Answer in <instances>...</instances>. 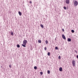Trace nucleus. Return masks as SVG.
I'll return each instance as SVG.
<instances>
[{"mask_svg":"<svg viewBox=\"0 0 78 78\" xmlns=\"http://www.w3.org/2000/svg\"><path fill=\"white\" fill-rule=\"evenodd\" d=\"M55 50H58V47H55Z\"/></svg>","mask_w":78,"mask_h":78,"instance_id":"nucleus-17","label":"nucleus"},{"mask_svg":"<svg viewBox=\"0 0 78 78\" xmlns=\"http://www.w3.org/2000/svg\"><path fill=\"white\" fill-rule=\"evenodd\" d=\"M18 13L20 16H22V13L20 12H19Z\"/></svg>","mask_w":78,"mask_h":78,"instance_id":"nucleus-9","label":"nucleus"},{"mask_svg":"<svg viewBox=\"0 0 78 78\" xmlns=\"http://www.w3.org/2000/svg\"><path fill=\"white\" fill-rule=\"evenodd\" d=\"M67 41L68 42H70V41H71V39L70 38H68V39Z\"/></svg>","mask_w":78,"mask_h":78,"instance_id":"nucleus-7","label":"nucleus"},{"mask_svg":"<svg viewBox=\"0 0 78 78\" xmlns=\"http://www.w3.org/2000/svg\"><path fill=\"white\" fill-rule=\"evenodd\" d=\"M64 9H66V6L64 7Z\"/></svg>","mask_w":78,"mask_h":78,"instance_id":"nucleus-23","label":"nucleus"},{"mask_svg":"<svg viewBox=\"0 0 78 78\" xmlns=\"http://www.w3.org/2000/svg\"><path fill=\"white\" fill-rule=\"evenodd\" d=\"M40 73L41 75H42V74H43V72H41Z\"/></svg>","mask_w":78,"mask_h":78,"instance_id":"nucleus-21","label":"nucleus"},{"mask_svg":"<svg viewBox=\"0 0 78 78\" xmlns=\"http://www.w3.org/2000/svg\"><path fill=\"white\" fill-rule=\"evenodd\" d=\"M77 58L78 59V55L76 56Z\"/></svg>","mask_w":78,"mask_h":78,"instance_id":"nucleus-28","label":"nucleus"},{"mask_svg":"<svg viewBox=\"0 0 78 78\" xmlns=\"http://www.w3.org/2000/svg\"><path fill=\"white\" fill-rule=\"evenodd\" d=\"M59 70L60 72H62V68L61 67L59 68Z\"/></svg>","mask_w":78,"mask_h":78,"instance_id":"nucleus-5","label":"nucleus"},{"mask_svg":"<svg viewBox=\"0 0 78 78\" xmlns=\"http://www.w3.org/2000/svg\"><path fill=\"white\" fill-rule=\"evenodd\" d=\"M30 3H32V2L31 1H30Z\"/></svg>","mask_w":78,"mask_h":78,"instance_id":"nucleus-27","label":"nucleus"},{"mask_svg":"<svg viewBox=\"0 0 78 78\" xmlns=\"http://www.w3.org/2000/svg\"><path fill=\"white\" fill-rule=\"evenodd\" d=\"M44 49L45 50H47V47H45V48H44Z\"/></svg>","mask_w":78,"mask_h":78,"instance_id":"nucleus-22","label":"nucleus"},{"mask_svg":"<svg viewBox=\"0 0 78 78\" xmlns=\"http://www.w3.org/2000/svg\"><path fill=\"white\" fill-rule=\"evenodd\" d=\"M27 42H28L27 41V40H25L23 41V44H26V45L27 43Z\"/></svg>","mask_w":78,"mask_h":78,"instance_id":"nucleus-2","label":"nucleus"},{"mask_svg":"<svg viewBox=\"0 0 78 78\" xmlns=\"http://www.w3.org/2000/svg\"><path fill=\"white\" fill-rule=\"evenodd\" d=\"M34 68V69H35V70H36V69H37V67L36 66H35Z\"/></svg>","mask_w":78,"mask_h":78,"instance_id":"nucleus-15","label":"nucleus"},{"mask_svg":"<svg viewBox=\"0 0 78 78\" xmlns=\"http://www.w3.org/2000/svg\"><path fill=\"white\" fill-rule=\"evenodd\" d=\"M58 59H61V56H58Z\"/></svg>","mask_w":78,"mask_h":78,"instance_id":"nucleus-20","label":"nucleus"},{"mask_svg":"<svg viewBox=\"0 0 78 78\" xmlns=\"http://www.w3.org/2000/svg\"><path fill=\"white\" fill-rule=\"evenodd\" d=\"M22 46L24 47H26V44H22Z\"/></svg>","mask_w":78,"mask_h":78,"instance_id":"nucleus-8","label":"nucleus"},{"mask_svg":"<svg viewBox=\"0 0 78 78\" xmlns=\"http://www.w3.org/2000/svg\"><path fill=\"white\" fill-rule=\"evenodd\" d=\"M66 3L67 4H69V0H66Z\"/></svg>","mask_w":78,"mask_h":78,"instance_id":"nucleus-6","label":"nucleus"},{"mask_svg":"<svg viewBox=\"0 0 78 78\" xmlns=\"http://www.w3.org/2000/svg\"><path fill=\"white\" fill-rule=\"evenodd\" d=\"M71 32L72 33H73L75 32V31H74V30H71Z\"/></svg>","mask_w":78,"mask_h":78,"instance_id":"nucleus-16","label":"nucleus"},{"mask_svg":"<svg viewBox=\"0 0 78 78\" xmlns=\"http://www.w3.org/2000/svg\"><path fill=\"white\" fill-rule=\"evenodd\" d=\"M62 31H63V32H64V29H62Z\"/></svg>","mask_w":78,"mask_h":78,"instance_id":"nucleus-26","label":"nucleus"},{"mask_svg":"<svg viewBox=\"0 0 78 78\" xmlns=\"http://www.w3.org/2000/svg\"><path fill=\"white\" fill-rule=\"evenodd\" d=\"M74 5H75L76 6L77 5H78V2H77V1H75V2H74Z\"/></svg>","mask_w":78,"mask_h":78,"instance_id":"nucleus-3","label":"nucleus"},{"mask_svg":"<svg viewBox=\"0 0 78 78\" xmlns=\"http://www.w3.org/2000/svg\"><path fill=\"white\" fill-rule=\"evenodd\" d=\"M73 66V67L75 66V60L73 61L72 62Z\"/></svg>","mask_w":78,"mask_h":78,"instance_id":"nucleus-1","label":"nucleus"},{"mask_svg":"<svg viewBox=\"0 0 78 78\" xmlns=\"http://www.w3.org/2000/svg\"><path fill=\"white\" fill-rule=\"evenodd\" d=\"M9 67L10 68H11V65H9Z\"/></svg>","mask_w":78,"mask_h":78,"instance_id":"nucleus-24","label":"nucleus"},{"mask_svg":"<svg viewBox=\"0 0 78 78\" xmlns=\"http://www.w3.org/2000/svg\"><path fill=\"white\" fill-rule=\"evenodd\" d=\"M38 42L39 43H41V40H38Z\"/></svg>","mask_w":78,"mask_h":78,"instance_id":"nucleus-18","label":"nucleus"},{"mask_svg":"<svg viewBox=\"0 0 78 78\" xmlns=\"http://www.w3.org/2000/svg\"><path fill=\"white\" fill-rule=\"evenodd\" d=\"M18 48H20V45L19 44H18L17 45V46H16Z\"/></svg>","mask_w":78,"mask_h":78,"instance_id":"nucleus-10","label":"nucleus"},{"mask_svg":"<svg viewBox=\"0 0 78 78\" xmlns=\"http://www.w3.org/2000/svg\"><path fill=\"white\" fill-rule=\"evenodd\" d=\"M62 37L63 39H65V40L66 39V37L64 36V35L63 34L62 35Z\"/></svg>","mask_w":78,"mask_h":78,"instance_id":"nucleus-4","label":"nucleus"},{"mask_svg":"<svg viewBox=\"0 0 78 78\" xmlns=\"http://www.w3.org/2000/svg\"><path fill=\"white\" fill-rule=\"evenodd\" d=\"M75 52H76V53H77V51H76V50H74Z\"/></svg>","mask_w":78,"mask_h":78,"instance_id":"nucleus-25","label":"nucleus"},{"mask_svg":"<svg viewBox=\"0 0 78 78\" xmlns=\"http://www.w3.org/2000/svg\"><path fill=\"white\" fill-rule=\"evenodd\" d=\"M47 73L48 74H49V73H50V71L49 70H48L47 72Z\"/></svg>","mask_w":78,"mask_h":78,"instance_id":"nucleus-12","label":"nucleus"},{"mask_svg":"<svg viewBox=\"0 0 78 78\" xmlns=\"http://www.w3.org/2000/svg\"><path fill=\"white\" fill-rule=\"evenodd\" d=\"M11 35H12V36H13V35H14V33L12 32L11 33Z\"/></svg>","mask_w":78,"mask_h":78,"instance_id":"nucleus-13","label":"nucleus"},{"mask_svg":"<svg viewBox=\"0 0 78 78\" xmlns=\"http://www.w3.org/2000/svg\"><path fill=\"white\" fill-rule=\"evenodd\" d=\"M41 27L42 28H44V26H43L42 24H41Z\"/></svg>","mask_w":78,"mask_h":78,"instance_id":"nucleus-11","label":"nucleus"},{"mask_svg":"<svg viewBox=\"0 0 78 78\" xmlns=\"http://www.w3.org/2000/svg\"><path fill=\"white\" fill-rule=\"evenodd\" d=\"M48 56H50V52H48Z\"/></svg>","mask_w":78,"mask_h":78,"instance_id":"nucleus-14","label":"nucleus"},{"mask_svg":"<svg viewBox=\"0 0 78 78\" xmlns=\"http://www.w3.org/2000/svg\"><path fill=\"white\" fill-rule=\"evenodd\" d=\"M45 43L46 44H48V41L46 40L45 41Z\"/></svg>","mask_w":78,"mask_h":78,"instance_id":"nucleus-19","label":"nucleus"},{"mask_svg":"<svg viewBox=\"0 0 78 78\" xmlns=\"http://www.w3.org/2000/svg\"><path fill=\"white\" fill-rule=\"evenodd\" d=\"M55 39V40H56V39Z\"/></svg>","mask_w":78,"mask_h":78,"instance_id":"nucleus-29","label":"nucleus"}]
</instances>
